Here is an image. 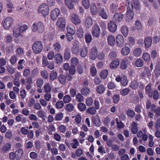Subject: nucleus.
Wrapping results in <instances>:
<instances>
[{
  "label": "nucleus",
  "instance_id": "1",
  "mask_svg": "<svg viewBox=\"0 0 160 160\" xmlns=\"http://www.w3.org/2000/svg\"><path fill=\"white\" fill-rule=\"evenodd\" d=\"M43 23L40 21L34 22L32 25V31L35 32L37 31L39 33H42L44 30Z\"/></svg>",
  "mask_w": 160,
  "mask_h": 160
},
{
  "label": "nucleus",
  "instance_id": "2",
  "mask_svg": "<svg viewBox=\"0 0 160 160\" xmlns=\"http://www.w3.org/2000/svg\"><path fill=\"white\" fill-rule=\"evenodd\" d=\"M43 48L42 43L39 41H35L33 44L32 47L33 52L36 54L40 53L42 52Z\"/></svg>",
  "mask_w": 160,
  "mask_h": 160
},
{
  "label": "nucleus",
  "instance_id": "3",
  "mask_svg": "<svg viewBox=\"0 0 160 160\" xmlns=\"http://www.w3.org/2000/svg\"><path fill=\"white\" fill-rule=\"evenodd\" d=\"M49 11V8L48 6L45 3L40 5L38 9V13H42V15L44 17L48 15Z\"/></svg>",
  "mask_w": 160,
  "mask_h": 160
},
{
  "label": "nucleus",
  "instance_id": "4",
  "mask_svg": "<svg viewBox=\"0 0 160 160\" xmlns=\"http://www.w3.org/2000/svg\"><path fill=\"white\" fill-rule=\"evenodd\" d=\"M12 22V19L11 17H8L3 20L2 23L4 28L5 29H8L11 27Z\"/></svg>",
  "mask_w": 160,
  "mask_h": 160
},
{
  "label": "nucleus",
  "instance_id": "5",
  "mask_svg": "<svg viewBox=\"0 0 160 160\" xmlns=\"http://www.w3.org/2000/svg\"><path fill=\"white\" fill-rule=\"evenodd\" d=\"M100 31L99 26L97 24H95L92 28V34L93 36L98 38L100 35Z\"/></svg>",
  "mask_w": 160,
  "mask_h": 160
},
{
  "label": "nucleus",
  "instance_id": "6",
  "mask_svg": "<svg viewBox=\"0 0 160 160\" xmlns=\"http://www.w3.org/2000/svg\"><path fill=\"white\" fill-rule=\"evenodd\" d=\"M57 26L61 29H64L65 27L66 21L63 18H60L58 19L57 21Z\"/></svg>",
  "mask_w": 160,
  "mask_h": 160
},
{
  "label": "nucleus",
  "instance_id": "7",
  "mask_svg": "<svg viewBox=\"0 0 160 160\" xmlns=\"http://www.w3.org/2000/svg\"><path fill=\"white\" fill-rule=\"evenodd\" d=\"M71 19L72 22L75 25H78L81 22L80 18L77 14H72L71 16Z\"/></svg>",
  "mask_w": 160,
  "mask_h": 160
},
{
  "label": "nucleus",
  "instance_id": "8",
  "mask_svg": "<svg viewBox=\"0 0 160 160\" xmlns=\"http://www.w3.org/2000/svg\"><path fill=\"white\" fill-rule=\"evenodd\" d=\"M98 50L96 47H93L91 49L90 53V58L92 60H94L97 57Z\"/></svg>",
  "mask_w": 160,
  "mask_h": 160
},
{
  "label": "nucleus",
  "instance_id": "9",
  "mask_svg": "<svg viewBox=\"0 0 160 160\" xmlns=\"http://www.w3.org/2000/svg\"><path fill=\"white\" fill-rule=\"evenodd\" d=\"M60 13V10L57 8L54 9L51 13V17L53 20H55Z\"/></svg>",
  "mask_w": 160,
  "mask_h": 160
},
{
  "label": "nucleus",
  "instance_id": "10",
  "mask_svg": "<svg viewBox=\"0 0 160 160\" xmlns=\"http://www.w3.org/2000/svg\"><path fill=\"white\" fill-rule=\"evenodd\" d=\"M108 28L109 30L111 32H114L116 30L117 25L113 21H110L108 23Z\"/></svg>",
  "mask_w": 160,
  "mask_h": 160
},
{
  "label": "nucleus",
  "instance_id": "11",
  "mask_svg": "<svg viewBox=\"0 0 160 160\" xmlns=\"http://www.w3.org/2000/svg\"><path fill=\"white\" fill-rule=\"evenodd\" d=\"M116 42L117 45L120 47H122L124 43V39L123 37L121 35H118L116 38Z\"/></svg>",
  "mask_w": 160,
  "mask_h": 160
},
{
  "label": "nucleus",
  "instance_id": "12",
  "mask_svg": "<svg viewBox=\"0 0 160 160\" xmlns=\"http://www.w3.org/2000/svg\"><path fill=\"white\" fill-rule=\"evenodd\" d=\"M99 14L102 18L107 19L108 18V16L106 10L103 8L99 7L98 8Z\"/></svg>",
  "mask_w": 160,
  "mask_h": 160
},
{
  "label": "nucleus",
  "instance_id": "13",
  "mask_svg": "<svg viewBox=\"0 0 160 160\" xmlns=\"http://www.w3.org/2000/svg\"><path fill=\"white\" fill-rule=\"evenodd\" d=\"M92 122L97 127H99L101 125L100 120L98 115H96L94 116H92Z\"/></svg>",
  "mask_w": 160,
  "mask_h": 160
},
{
  "label": "nucleus",
  "instance_id": "14",
  "mask_svg": "<svg viewBox=\"0 0 160 160\" xmlns=\"http://www.w3.org/2000/svg\"><path fill=\"white\" fill-rule=\"evenodd\" d=\"M151 87V84L149 83L145 88L146 93L148 94V96L150 98H152V97L153 91Z\"/></svg>",
  "mask_w": 160,
  "mask_h": 160
},
{
  "label": "nucleus",
  "instance_id": "15",
  "mask_svg": "<svg viewBox=\"0 0 160 160\" xmlns=\"http://www.w3.org/2000/svg\"><path fill=\"white\" fill-rule=\"evenodd\" d=\"M123 17V16L122 14L121 13L117 12L114 15L113 20L116 22H121L122 20Z\"/></svg>",
  "mask_w": 160,
  "mask_h": 160
},
{
  "label": "nucleus",
  "instance_id": "16",
  "mask_svg": "<svg viewBox=\"0 0 160 160\" xmlns=\"http://www.w3.org/2000/svg\"><path fill=\"white\" fill-rule=\"evenodd\" d=\"M67 29L68 32L67 33L72 34H74L75 33V28L73 25L72 24L68 25L67 27Z\"/></svg>",
  "mask_w": 160,
  "mask_h": 160
},
{
  "label": "nucleus",
  "instance_id": "17",
  "mask_svg": "<svg viewBox=\"0 0 160 160\" xmlns=\"http://www.w3.org/2000/svg\"><path fill=\"white\" fill-rule=\"evenodd\" d=\"M134 15V14L133 11H127L125 17L126 21L128 22H130L132 19Z\"/></svg>",
  "mask_w": 160,
  "mask_h": 160
},
{
  "label": "nucleus",
  "instance_id": "18",
  "mask_svg": "<svg viewBox=\"0 0 160 160\" xmlns=\"http://www.w3.org/2000/svg\"><path fill=\"white\" fill-rule=\"evenodd\" d=\"M108 44L111 46H113L115 43V38L112 35H109L108 36Z\"/></svg>",
  "mask_w": 160,
  "mask_h": 160
},
{
  "label": "nucleus",
  "instance_id": "19",
  "mask_svg": "<svg viewBox=\"0 0 160 160\" xmlns=\"http://www.w3.org/2000/svg\"><path fill=\"white\" fill-rule=\"evenodd\" d=\"M132 128L131 131L132 134H136L138 130L137 123L135 122H133L131 124Z\"/></svg>",
  "mask_w": 160,
  "mask_h": 160
},
{
  "label": "nucleus",
  "instance_id": "20",
  "mask_svg": "<svg viewBox=\"0 0 160 160\" xmlns=\"http://www.w3.org/2000/svg\"><path fill=\"white\" fill-rule=\"evenodd\" d=\"M119 64V60L117 59L112 61L110 63V68L112 69H115L118 66Z\"/></svg>",
  "mask_w": 160,
  "mask_h": 160
},
{
  "label": "nucleus",
  "instance_id": "21",
  "mask_svg": "<svg viewBox=\"0 0 160 160\" xmlns=\"http://www.w3.org/2000/svg\"><path fill=\"white\" fill-rule=\"evenodd\" d=\"M20 33H21L19 29V27L18 26L14 27L13 30V36L16 38H18L20 35Z\"/></svg>",
  "mask_w": 160,
  "mask_h": 160
},
{
  "label": "nucleus",
  "instance_id": "22",
  "mask_svg": "<svg viewBox=\"0 0 160 160\" xmlns=\"http://www.w3.org/2000/svg\"><path fill=\"white\" fill-rule=\"evenodd\" d=\"M23 153V152L22 149H18L15 152L16 156V158L17 160H19L21 158Z\"/></svg>",
  "mask_w": 160,
  "mask_h": 160
},
{
  "label": "nucleus",
  "instance_id": "23",
  "mask_svg": "<svg viewBox=\"0 0 160 160\" xmlns=\"http://www.w3.org/2000/svg\"><path fill=\"white\" fill-rule=\"evenodd\" d=\"M88 53V48L86 47H83L80 50V54L82 58L85 57Z\"/></svg>",
  "mask_w": 160,
  "mask_h": 160
},
{
  "label": "nucleus",
  "instance_id": "24",
  "mask_svg": "<svg viewBox=\"0 0 160 160\" xmlns=\"http://www.w3.org/2000/svg\"><path fill=\"white\" fill-rule=\"evenodd\" d=\"M58 76V73L56 70H53L52 71L50 74V80L52 81H54L57 78Z\"/></svg>",
  "mask_w": 160,
  "mask_h": 160
},
{
  "label": "nucleus",
  "instance_id": "25",
  "mask_svg": "<svg viewBox=\"0 0 160 160\" xmlns=\"http://www.w3.org/2000/svg\"><path fill=\"white\" fill-rule=\"evenodd\" d=\"M20 75V74L18 73L15 75V77L13 81L14 84L15 85L19 87L20 86V82L19 81V79L18 78V77H19Z\"/></svg>",
  "mask_w": 160,
  "mask_h": 160
},
{
  "label": "nucleus",
  "instance_id": "26",
  "mask_svg": "<svg viewBox=\"0 0 160 160\" xmlns=\"http://www.w3.org/2000/svg\"><path fill=\"white\" fill-rule=\"evenodd\" d=\"M96 109L93 107H90L86 110V112L88 113L91 115H94L97 113Z\"/></svg>",
  "mask_w": 160,
  "mask_h": 160
},
{
  "label": "nucleus",
  "instance_id": "27",
  "mask_svg": "<svg viewBox=\"0 0 160 160\" xmlns=\"http://www.w3.org/2000/svg\"><path fill=\"white\" fill-rule=\"evenodd\" d=\"M126 5L127 7V11H133V5L129 0H126Z\"/></svg>",
  "mask_w": 160,
  "mask_h": 160
},
{
  "label": "nucleus",
  "instance_id": "28",
  "mask_svg": "<svg viewBox=\"0 0 160 160\" xmlns=\"http://www.w3.org/2000/svg\"><path fill=\"white\" fill-rule=\"evenodd\" d=\"M142 53V50L140 48H135L133 51V55L136 57L140 56Z\"/></svg>",
  "mask_w": 160,
  "mask_h": 160
},
{
  "label": "nucleus",
  "instance_id": "29",
  "mask_svg": "<svg viewBox=\"0 0 160 160\" xmlns=\"http://www.w3.org/2000/svg\"><path fill=\"white\" fill-rule=\"evenodd\" d=\"M92 24V18L90 17H87L85 21V25L86 27L89 28L90 27Z\"/></svg>",
  "mask_w": 160,
  "mask_h": 160
},
{
  "label": "nucleus",
  "instance_id": "30",
  "mask_svg": "<svg viewBox=\"0 0 160 160\" xmlns=\"http://www.w3.org/2000/svg\"><path fill=\"white\" fill-rule=\"evenodd\" d=\"M54 58L57 63H61L63 59L62 56L60 53H58L55 55L54 56Z\"/></svg>",
  "mask_w": 160,
  "mask_h": 160
},
{
  "label": "nucleus",
  "instance_id": "31",
  "mask_svg": "<svg viewBox=\"0 0 160 160\" xmlns=\"http://www.w3.org/2000/svg\"><path fill=\"white\" fill-rule=\"evenodd\" d=\"M71 51L69 49L67 48L65 50L64 52V58L65 59L68 60L70 57Z\"/></svg>",
  "mask_w": 160,
  "mask_h": 160
},
{
  "label": "nucleus",
  "instance_id": "32",
  "mask_svg": "<svg viewBox=\"0 0 160 160\" xmlns=\"http://www.w3.org/2000/svg\"><path fill=\"white\" fill-rule=\"evenodd\" d=\"M11 147L10 143H6L3 146L2 150L4 152H7L10 149Z\"/></svg>",
  "mask_w": 160,
  "mask_h": 160
},
{
  "label": "nucleus",
  "instance_id": "33",
  "mask_svg": "<svg viewBox=\"0 0 160 160\" xmlns=\"http://www.w3.org/2000/svg\"><path fill=\"white\" fill-rule=\"evenodd\" d=\"M105 88L102 84L99 85L96 88V91L99 94H101L104 92Z\"/></svg>",
  "mask_w": 160,
  "mask_h": 160
},
{
  "label": "nucleus",
  "instance_id": "34",
  "mask_svg": "<svg viewBox=\"0 0 160 160\" xmlns=\"http://www.w3.org/2000/svg\"><path fill=\"white\" fill-rule=\"evenodd\" d=\"M145 46L147 48L149 47L152 44V41L151 38L148 37L144 40Z\"/></svg>",
  "mask_w": 160,
  "mask_h": 160
},
{
  "label": "nucleus",
  "instance_id": "35",
  "mask_svg": "<svg viewBox=\"0 0 160 160\" xmlns=\"http://www.w3.org/2000/svg\"><path fill=\"white\" fill-rule=\"evenodd\" d=\"M121 31L124 37L127 36L128 34V28L126 26H122L121 28Z\"/></svg>",
  "mask_w": 160,
  "mask_h": 160
},
{
  "label": "nucleus",
  "instance_id": "36",
  "mask_svg": "<svg viewBox=\"0 0 160 160\" xmlns=\"http://www.w3.org/2000/svg\"><path fill=\"white\" fill-rule=\"evenodd\" d=\"M77 33L78 37L82 38L83 37L84 32L81 27H79L77 30Z\"/></svg>",
  "mask_w": 160,
  "mask_h": 160
},
{
  "label": "nucleus",
  "instance_id": "37",
  "mask_svg": "<svg viewBox=\"0 0 160 160\" xmlns=\"http://www.w3.org/2000/svg\"><path fill=\"white\" fill-rule=\"evenodd\" d=\"M66 76L62 74H60L58 76V79L60 82L62 84H64L66 82Z\"/></svg>",
  "mask_w": 160,
  "mask_h": 160
},
{
  "label": "nucleus",
  "instance_id": "38",
  "mask_svg": "<svg viewBox=\"0 0 160 160\" xmlns=\"http://www.w3.org/2000/svg\"><path fill=\"white\" fill-rule=\"evenodd\" d=\"M128 64L127 60H123L121 62L120 67L123 69H126L128 67Z\"/></svg>",
  "mask_w": 160,
  "mask_h": 160
},
{
  "label": "nucleus",
  "instance_id": "39",
  "mask_svg": "<svg viewBox=\"0 0 160 160\" xmlns=\"http://www.w3.org/2000/svg\"><path fill=\"white\" fill-rule=\"evenodd\" d=\"M90 9L91 12L93 15H95L97 13V8L96 5L95 3H92L91 4Z\"/></svg>",
  "mask_w": 160,
  "mask_h": 160
},
{
  "label": "nucleus",
  "instance_id": "40",
  "mask_svg": "<svg viewBox=\"0 0 160 160\" xmlns=\"http://www.w3.org/2000/svg\"><path fill=\"white\" fill-rule=\"evenodd\" d=\"M143 64V62L142 59H138L135 62V66L137 67H141Z\"/></svg>",
  "mask_w": 160,
  "mask_h": 160
},
{
  "label": "nucleus",
  "instance_id": "41",
  "mask_svg": "<svg viewBox=\"0 0 160 160\" xmlns=\"http://www.w3.org/2000/svg\"><path fill=\"white\" fill-rule=\"evenodd\" d=\"M66 5L70 9H72L74 7V3L72 0H64Z\"/></svg>",
  "mask_w": 160,
  "mask_h": 160
},
{
  "label": "nucleus",
  "instance_id": "42",
  "mask_svg": "<svg viewBox=\"0 0 160 160\" xmlns=\"http://www.w3.org/2000/svg\"><path fill=\"white\" fill-rule=\"evenodd\" d=\"M72 142L71 143L72 147L73 148L76 149L79 145V143L78 141L76 139H73L72 141Z\"/></svg>",
  "mask_w": 160,
  "mask_h": 160
},
{
  "label": "nucleus",
  "instance_id": "43",
  "mask_svg": "<svg viewBox=\"0 0 160 160\" xmlns=\"http://www.w3.org/2000/svg\"><path fill=\"white\" fill-rule=\"evenodd\" d=\"M74 107L71 103L68 104L66 105L65 110L68 112H71L73 111Z\"/></svg>",
  "mask_w": 160,
  "mask_h": 160
},
{
  "label": "nucleus",
  "instance_id": "44",
  "mask_svg": "<svg viewBox=\"0 0 160 160\" xmlns=\"http://www.w3.org/2000/svg\"><path fill=\"white\" fill-rule=\"evenodd\" d=\"M108 74V70L106 69L103 70L101 72L100 76L103 79H104L107 78Z\"/></svg>",
  "mask_w": 160,
  "mask_h": 160
},
{
  "label": "nucleus",
  "instance_id": "45",
  "mask_svg": "<svg viewBox=\"0 0 160 160\" xmlns=\"http://www.w3.org/2000/svg\"><path fill=\"white\" fill-rule=\"evenodd\" d=\"M44 89L45 92H50L51 90V88L49 83H46L44 86Z\"/></svg>",
  "mask_w": 160,
  "mask_h": 160
},
{
  "label": "nucleus",
  "instance_id": "46",
  "mask_svg": "<svg viewBox=\"0 0 160 160\" xmlns=\"http://www.w3.org/2000/svg\"><path fill=\"white\" fill-rule=\"evenodd\" d=\"M130 51V49L127 47H125L123 48L121 51L122 54L124 55H127L128 54Z\"/></svg>",
  "mask_w": 160,
  "mask_h": 160
},
{
  "label": "nucleus",
  "instance_id": "47",
  "mask_svg": "<svg viewBox=\"0 0 160 160\" xmlns=\"http://www.w3.org/2000/svg\"><path fill=\"white\" fill-rule=\"evenodd\" d=\"M89 89L88 87L82 88L81 91V93L83 95H88L89 92Z\"/></svg>",
  "mask_w": 160,
  "mask_h": 160
},
{
  "label": "nucleus",
  "instance_id": "48",
  "mask_svg": "<svg viewBox=\"0 0 160 160\" xmlns=\"http://www.w3.org/2000/svg\"><path fill=\"white\" fill-rule=\"evenodd\" d=\"M135 27L137 30L141 31L142 28L141 22L140 21L137 20L135 22Z\"/></svg>",
  "mask_w": 160,
  "mask_h": 160
},
{
  "label": "nucleus",
  "instance_id": "49",
  "mask_svg": "<svg viewBox=\"0 0 160 160\" xmlns=\"http://www.w3.org/2000/svg\"><path fill=\"white\" fill-rule=\"evenodd\" d=\"M76 100L78 102H82L84 100V97L80 93H78L76 97Z\"/></svg>",
  "mask_w": 160,
  "mask_h": 160
},
{
  "label": "nucleus",
  "instance_id": "50",
  "mask_svg": "<svg viewBox=\"0 0 160 160\" xmlns=\"http://www.w3.org/2000/svg\"><path fill=\"white\" fill-rule=\"evenodd\" d=\"M25 62V60L24 59L20 60L18 62V68L19 70L23 69L24 68V66L23 65V64Z\"/></svg>",
  "mask_w": 160,
  "mask_h": 160
},
{
  "label": "nucleus",
  "instance_id": "51",
  "mask_svg": "<svg viewBox=\"0 0 160 160\" xmlns=\"http://www.w3.org/2000/svg\"><path fill=\"white\" fill-rule=\"evenodd\" d=\"M118 5L114 3H112L110 5V11L112 12H115L117 10Z\"/></svg>",
  "mask_w": 160,
  "mask_h": 160
},
{
  "label": "nucleus",
  "instance_id": "52",
  "mask_svg": "<svg viewBox=\"0 0 160 160\" xmlns=\"http://www.w3.org/2000/svg\"><path fill=\"white\" fill-rule=\"evenodd\" d=\"M138 84L137 81L135 80L132 81L130 86L133 89H136L138 87Z\"/></svg>",
  "mask_w": 160,
  "mask_h": 160
},
{
  "label": "nucleus",
  "instance_id": "53",
  "mask_svg": "<svg viewBox=\"0 0 160 160\" xmlns=\"http://www.w3.org/2000/svg\"><path fill=\"white\" fill-rule=\"evenodd\" d=\"M142 57L143 59L146 61L149 62L150 61V56L147 53H143Z\"/></svg>",
  "mask_w": 160,
  "mask_h": 160
},
{
  "label": "nucleus",
  "instance_id": "54",
  "mask_svg": "<svg viewBox=\"0 0 160 160\" xmlns=\"http://www.w3.org/2000/svg\"><path fill=\"white\" fill-rule=\"evenodd\" d=\"M86 42L88 43H90L92 40V36L90 33H88L85 35Z\"/></svg>",
  "mask_w": 160,
  "mask_h": 160
},
{
  "label": "nucleus",
  "instance_id": "55",
  "mask_svg": "<svg viewBox=\"0 0 160 160\" xmlns=\"http://www.w3.org/2000/svg\"><path fill=\"white\" fill-rule=\"evenodd\" d=\"M79 50V47L78 45L74 46L72 49V51L73 53L76 54L78 53Z\"/></svg>",
  "mask_w": 160,
  "mask_h": 160
},
{
  "label": "nucleus",
  "instance_id": "56",
  "mask_svg": "<svg viewBox=\"0 0 160 160\" xmlns=\"http://www.w3.org/2000/svg\"><path fill=\"white\" fill-rule=\"evenodd\" d=\"M64 105V103L62 101H59L57 102L56 103V108L58 109L62 108Z\"/></svg>",
  "mask_w": 160,
  "mask_h": 160
},
{
  "label": "nucleus",
  "instance_id": "57",
  "mask_svg": "<svg viewBox=\"0 0 160 160\" xmlns=\"http://www.w3.org/2000/svg\"><path fill=\"white\" fill-rule=\"evenodd\" d=\"M117 57L116 52L114 51L111 52L108 55V58L112 60L115 59Z\"/></svg>",
  "mask_w": 160,
  "mask_h": 160
},
{
  "label": "nucleus",
  "instance_id": "58",
  "mask_svg": "<svg viewBox=\"0 0 160 160\" xmlns=\"http://www.w3.org/2000/svg\"><path fill=\"white\" fill-rule=\"evenodd\" d=\"M82 4L86 9L88 8L90 6L89 0H82Z\"/></svg>",
  "mask_w": 160,
  "mask_h": 160
},
{
  "label": "nucleus",
  "instance_id": "59",
  "mask_svg": "<svg viewBox=\"0 0 160 160\" xmlns=\"http://www.w3.org/2000/svg\"><path fill=\"white\" fill-rule=\"evenodd\" d=\"M78 107L80 111H83L86 109L85 105L82 103H79L78 104Z\"/></svg>",
  "mask_w": 160,
  "mask_h": 160
},
{
  "label": "nucleus",
  "instance_id": "60",
  "mask_svg": "<svg viewBox=\"0 0 160 160\" xmlns=\"http://www.w3.org/2000/svg\"><path fill=\"white\" fill-rule=\"evenodd\" d=\"M93 102L92 98L91 97L88 98L86 100V103L87 106H90L92 105Z\"/></svg>",
  "mask_w": 160,
  "mask_h": 160
},
{
  "label": "nucleus",
  "instance_id": "61",
  "mask_svg": "<svg viewBox=\"0 0 160 160\" xmlns=\"http://www.w3.org/2000/svg\"><path fill=\"white\" fill-rule=\"evenodd\" d=\"M130 92V90L128 88H125L121 91L120 93L121 95L122 96H125L127 95Z\"/></svg>",
  "mask_w": 160,
  "mask_h": 160
},
{
  "label": "nucleus",
  "instance_id": "62",
  "mask_svg": "<svg viewBox=\"0 0 160 160\" xmlns=\"http://www.w3.org/2000/svg\"><path fill=\"white\" fill-rule=\"evenodd\" d=\"M71 99V98L70 96L68 95L65 96L63 98V102L65 103H68L70 102Z\"/></svg>",
  "mask_w": 160,
  "mask_h": 160
},
{
  "label": "nucleus",
  "instance_id": "63",
  "mask_svg": "<svg viewBox=\"0 0 160 160\" xmlns=\"http://www.w3.org/2000/svg\"><path fill=\"white\" fill-rule=\"evenodd\" d=\"M113 102L115 103H117L119 101L120 96L118 94L114 95L112 98Z\"/></svg>",
  "mask_w": 160,
  "mask_h": 160
},
{
  "label": "nucleus",
  "instance_id": "64",
  "mask_svg": "<svg viewBox=\"0 0 160 160\" xmlns=\"http://www.w3.org/2000/svg\"><path fill=\"white\" fill-rule=\"evenodd\" d=\"M54 48L55 51L57 52H59L61 48V45L60 44L56 43L54 46Z\"/></svg>",
  "mask_w": 160,
  "mask_h": 160
}]
</instances>
